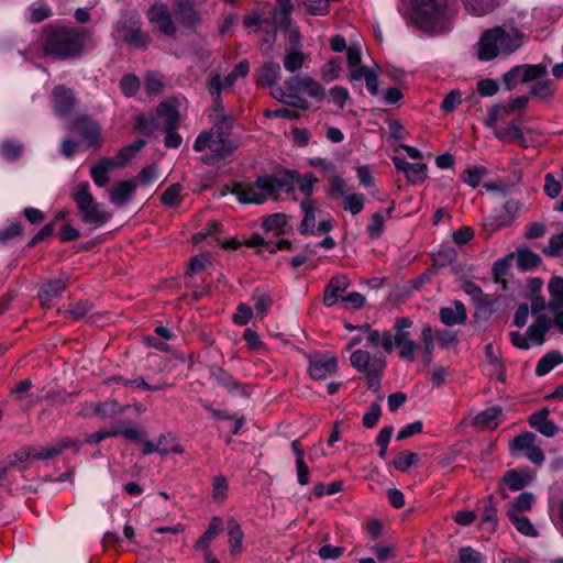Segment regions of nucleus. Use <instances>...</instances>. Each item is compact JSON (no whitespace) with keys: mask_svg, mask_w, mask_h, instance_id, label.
<instances>
[{"mask_svg":"<svg viewBox=\"0 0 563 563\" xmlns=\"http://www.w3.org/2000/svg\"><path fill=\"white\" fill-rule=\"evenodd\" d=\"M418 455L410 451H402L394 459V467L405 473L411 468V466L416 463Z\"/></svg>","mask_w":563,"mask_h":563,"instance_id":"50","label":"nucleus"},{"mask_svg":"<svg viewBox=\"0 0 563 563\" xmlns=\"http://www.w3.org/2000/svg\"><path fill=\"white\" fill-rule=\"evenodd\" d=\"M523 82L532 81L547 74V66L543 64L519 65Z\"/></svg>","mask_w":563,"mask_h":563,"instance_id":"52","label":"nucleus"},{"mask_svg":"<svg viewBox=\"0 0 563 563\" xmlns=\"http://www.w3.org/2000/svg\"><path fill=\"white\" fill-rule=\"evenodd\" d=\"M157 115L162 120L161 124L166 130H176L178 123V111L175 106L163 102L157 107Z\"/></svg>","mask_w":563,"mask_h":563,"instance_id":"34","label":"nucleus"},{"mask_svg":"<svg viewBox=\"0 0 563 563\" xmlns=\"http://www.w3.org/2000/svg\"><path fill=\"white\" fill-rule=\"evenodd\" d=\"M214 111L213 126L200 133L194 143V150L203 153L201 161L208 165H220L227 162L235 148L229 139L232 119L223 113V109Z\"/></svg>","mask_w":563,"mask_h":563,"instance_id":"1","label":"nucleus"},{"mask_svg":"<svg viewBox=\"0 0 563 563\" xmlns=\"http://www.w3.org/2000/svg\"><path fill=\"white\" fill-rule=\"evenodd\" d=\"M252 299L254 301L255 309L258 313L265 314L269 310L272 305V298L268 294L256 290L253 294Z\"/></svg>","mask_w":563,"mask_h":563,"instance_id":"64","label":"nucleus"},{"mask_svg":"<svg viewBox=\"0 0 563 563\" xmlns=\"http://www.w3.org/2000/svg\"><path fill=\"white\" fill-rule=\"evenodd\" d=\"M302 84V92L306 93L307 96L318 101H321L324 98L325 91L323 87L313 78L309 76H303Z\"/></svg>","mask_w":563,"mask_h":563,"instance_id":"46","label":"nucleus"},{"mask_svg":"<svg viewBox=\"0 0 563 563\" xmlns=\"http://www.w3.org/2000/svg\"><path fill=\"white\" fill-rule=\"evenodd\" d=\"M223 529V521L220 517L213 516L202 536L196 541L195 549L197 551H207L210 543Z\"/></svg>","mask_w":563,"mask_h":563,"instance_id":"29","label":"nucleus"},{"mask_svg":"<svg viewBox=\"0 0 563 563\" xmlns=\"http://www.w3.org/2000/svg\"><path fill=\"white\" fill-rule=\"evenodd\" d=\"M76 130L81 137L87 142L90 147H98L101 145L102 139L100 126L88 118H81L76 121Z\"/></svg>","mask_w":563,"mask_h":563,"instance_id":"25","label":"nucleus"},{"mask_svg":"<svg viewBox=\"0 0 563 563\" xmlns=\"http://www.w3.org/2000/svg\"><path fill=\"white\" fill-rule=\"evenodd\" d=\"M278 179H285L288 181V186H284L282 190L286 192H292L294 186L298 187V190L305 196V198H313L312 194L314 190V185L319 183V179L314 177L312 173H306L303 175L299 174L296 170H286L285 174Z\"/></svg>","mask_w":563,"mask_h":563,"instance_id":"17","label":"nucleus"},{"mask_svg":"<svg viewBox=\"0 0 563 563\" xmlns=\"http://www.w3.org/2000/svg\"><path fill=\"white\" fill-rule=\"evenodd\" d=\"M462 103V93L459 90H451L441 102V110L445 113L453 112Z\"/></svg>","mask_w":563,"mask_h":563,"instance_id":"57","label":"nucleus"},{"mask_svg":"<svg viewBox=\"0 0 563 563\" xmlns=\"http://www.w3.org/2000/svg\"><path fill=\"white\" fill-rule=\"evenodd\" d=\"M229 485L223 475H217L212 482V498L218 503H222L228 497Z\"/></svg>","mask_w":563,"mask_h":563,"instance_id":"53","label":"nucleus"},{"mask_svg":"<svg viewBox=\"0 0 563 563\" xmlns=\"http://www.w3.org/2000/svg\"><path fill=\"white\" fill-rule=\"evenodd\" d=\"M22 151L23 146L19 142L4 141L0 146V154L8 162L18 159L22 154Z\"/></svg>","mask_w":563,"mask_h":563,"instance_id":"51","label":"nucleus"},{"mask_svg":"<svg viewBox=\"0 0 563 563\" xmlns=\"http://www.w3.org/2000/svg\"><path fill=\"white\" fill-rule=\"evenodd\" d=\"M329 191L328 195L331 199H340L345 195L346 191V183L345 180L340 176H333L329 180Z\"/></svg>","mask_w":563,"mask_h":563,"instance_id":"55","label":"nucleus"},{"mask_svg":"<svg viewBox=\"0 0 563 563\" xmlns=\"http://www.w3.org/2000/svg\"><path fill=\"white\" fill-rule=\"evenodd\" d=\"M66 288L67 283L62 279L49 280L44 284L38 291V298L42 307L51 308L52 301L55 298L60 297Z\"/></svg>","mask_w":563,"mask_h":563,"instance_id":"28","label":"nucleus"},{"mask_svg":"<svg viewBox=\"0 0 563 563\" xmlns=\"http://www.w3.org/2000/svg\"><path fill=\"white\" fill-rule=\"evenodd\" d=\"M548 291L550 295L549 309H556L559 306H563V277L553 276L548 284Z\"/></svg>","mask_w":563,"mask_h":563,"instance_id":"38","label":"nucleus"},{"mask_svg":"<svg viewBox=\"0 0 563 563\" xmlns=\"http://www.w3.org/2000/svg\"><path fill=\"white\" fill-rule=\"evenodd\" d=\"M455 522L462 526L472 523L475 519L479 520V528L490 525L493 520V497L489 495L476 505L475 510H460L453 516Z\"/></svg>","mask_w":563,"mask_h":563,"instance_id":"14","label":"nucleus"},{"mask_svg":"<svg viewBox=\"0 0 563 563\" xmlns=\"http://www.w3.org/2000/svg\"><path fill=\"white\" fill-rule=\"evenodd\" d=\"M119 37L134 48H146L150 37L142 30L140 16L135 13L122 14L115 25Z\"/></svg>","mask_w":563,"mask_h":563,"instance_id":"11","label":"nucleus"},{"mask_svg":"<svg viewBox=\"0 0 563 563\" xmlns=\"http://www.w3.org/2000/svg\"><path fill=\"white\" fill-rule=\"evenodd\" d=\"M394 208L390 207L385 210L384 213L375 212L371 217V222L368 223L366 231L371 239L376 240L379 239L384 232V224L387 219L391 217Z\"/></svg>","mask_w":563,"mask_h":563,"instance_id":"33","label":"nucleus"},{"mask_svg":"<svg viewBox=\"0 0 563 563\" xmlns=\"http://www.w3.org/2000/svg\"><path fill=\"white\" fill-rule=\"evenodd\" d=\"M534 478L536 473L532 470L529 467H520L516 470H509L503 478V484L510 490L517 492L531 484Z\"/></svg>","mask_w":563,"mask_h":563,"instance_id":"22","label":"nucleus"},{"mask_svg":"<svg viewBox=\"0 0 563 563\" xmlns=\"http://www.w3.org/2000/svg\"><path fill=\"white\" fill-rule=\"evenodd\" d=\"M439 318L446 327L464 324L467 319L466 308L462 301L455 300L451 305L440 308Z\"/></svg>","mask_w":563,"mask_h":563,"instance_id":"23","label":"nucleus"},{"mask_svg":"<svg viewBox=\"0 0 563 563\" xmlns=\"http://www.w3.org/2000/svg\"><path fill=\"white\" fill-rule=\"evenodd\" d=\"M347 78L350 81L365 80L368 92L373 96L378 93V73L374 68L362 65V47L353 43L347 48Z\"/></svg>","mask_w":563,"mask_h":563,"instance_id":"10","label":"nucleus"},{"mask_svg":"<svg viewBox=\"0 0 563 563\" xmlns=\"http://www.w3.org/2000/svg\"><path fill=\"white\" fill-rule=\"evenodd\" d=\"M556 91V86L551 80H540L532 85L531 95L539 99H548Z\"/></svg>","mask_w":563,"mask_h":563,"instance_id":"47","label":"nucleus"},{"mask_svg":"<svg viewBox=\"0 0 563 563\" xmlns=\"http://www.w3.org/2000/svg\"><path fill=\"white\" fill-rule=\"evenodd\" d=\"M548 416L549 410L545 408L533 412L529 417V424L544 437L552 438L559 432V428L553 421L549 420Z\"/></svg>","mask_w":563,"mask_h":563,"instance_id":"26","label":"nucleus"},{"mask_svg":"<svg viewBox=\"0 0 563 563\" xmlns=\"http://www.w3.org/2000/svg\"><path fill=\"white\" fill-rule=\"evenodd\" d=\"M147 20L157 25L162 33L167 36H173L176 33V25L172 19L169 8L162 3L156 2L151 5L146 13Z\"/></svg>","mask_w":563,"mask_h":563,"instance_id":"18","label":"nucleus"},{"mask_svg":"<svg viewBox=\"0 0 563 563\" xmlns=\"http://www.w3.org/2000/svg\"><path fill=\"white\" fill-rule=\"evenodd\" d=\"M477 57L479 60L493 59V30H486L477 43Z\"/></svg>","mask_w":563,"mask_h":563,"instance_id":"40","label":"nucleus"},{"mask_svg":"<svg viewBox=\"0 0 563 563\" xmlns=\"http://www.w3.org/2000/svg\"><path fill=\"white\" fill-rule=\"evenodd\" d=\"M543 253L552 257L563 253V232L550 238L548 245L543 249Z\"/></svg>","mask_w":563,"mask_h":563,"instance_id":"63","label":"nucleus"},{"mask_svg":"<svg viewBox=\"0 0 563 563\" xmlns=\"http://www.w3.org/2000/svg\"><path fill=\"white\" fill-rule=\"evenodd\" d=\"M76 444L77 442L74 439L64 438L46 446H23L9 457L8 464L10 466H20L25 468L26 464L33 461L53 459L62 454L66 449L73 448Z\"/></svg>","mask_w":563,"mask_h":563,"instance_id":"5","label":"nucleus"},{"mask_svg":"<svg viewBox=\"0 0 563 563\" xmlns=\"http://www.w3.org/2000/svg\"><path fill=\"white\" fill-rule=\"evenodd\" d=\"M183 186L179 183L170 185L161 196V202L167 207H176L181 202Z\"/></svg>","mask_w":563,"mask_h":563,"instance_id":"43","label":"nucleus"},{"mask_svg":"<svg viewBox=\"0 0 563 563\" xmlns=\"http://www.w3.org/2000/svg\"><path fill=\"white\" fill-rule=\"evenodd\" d=\"M249 71H250L249 63L246 60H242L234 67V69L230 74H228L225 76L223 82L221 81V77L219 74L213 75L208 80V84H207L208 90L214 101L216 109H219V110L222 109L220 106L222 88L232 87L239 78L245 77L249 74Z\"/></svg>","mask_w":563,"mask_h":563,"instance_id":"13","label":"nucleus"},{"mask_svg":"<svg viewBox=\"0 0 563 563\" xmlns=\"http://www.w3.org/2000/svg\"><path fill=\"white\" fill-rule=\"evenodd\" d=\"M228 536H229V547L232 553H239L242 550L243 542V531L241 529L240 523L231 518L228 520L227 525Z\"/></svg>","mask_w":563,"mask_h":563,"instance_id":"39","label":"nucleus"},{"mask_svg":"<svg viewBox=\"0 0 563 563\" xmlns=\"http://www.w3.org/2000/svg\"><path fill=\"white\" fill-rule=\"evenodd\" d=\"M536 501V496L532 493L525 492L518 495L514 501L509 505L507 515H525V512L529 511L532 508L533 503Z\"/></svg>","mask_w":563,"mask_h":563,"instance_id":"36","label":"nucleus"},{"mask_svg":"<svg viewBox=\"0 0 563 563\" xmlns=\"http://www.w3.org/2000/svg\"><path fill=\"white\" fill-rule=\"evenodd\" d=\"M561 363H563V355L559 351H550L539 360L536 366V374L544 376Z\"/></svg>","mask_w":563,"mask_h":563,"instance_id":"37","label":"nucleus"},{"mask_svg":"<svg viewBox=\"0 0 563 563\" xmlns=\"http://www.w3.org/2000/svg\"><path fill=\"white\" fill-rule=\"evenodd\" d=\"M341 489H342V484L340 482H332L328 485H325L323 483H317L313 486L311 494L317 498H321L325 495H334V494L341 492Z\"/></svg>","mask_w":563,"mask_h":563,"instance_id":"61","label":"nucleus"},{"mask_svg":"<svg viewBox=\"0 0 563 563\" xmlns=\"http://www.w3.org/2000/svg\"><path fill=\"white\" fill-rule=\"evenodd\" d=\"M118 167L119 164L114 159L104 158L91 167L90 176L98 187H103L109 181V172Z\"/></svg>","mask_w":563,"mask_h":563,"instance_id":"31","label":"nucleus"},{"mask_svg":"<svg viewBox=\"0 0 563 563\" xmlns=\"http://www.w3.org/2000/svg\"><path fill=\"white\" fill-rule=\"evenodd\" d=\"M71 198L76 202L82 222L99 228L110 219V214L95 200L87 181L76 186Z\"/></svg>","mask_w":563,"mask_h":563,"instance_id":"6","label":"nucleus"},{"mask_svg":"<svg viewBox=\"0 0 563 563\" xmlns=\"http://www.w3.org/2000/svg\"><path fill=\"white\" fill-rule=\"evenodd\" d=\"M137 188V179H126L119 181L109 189L110 201L115 206L128 203Z\"/></svg>","mask_w":563,"mask_h":563,"instance_id":"24","label":"nucleus"},{"mask_svg":"<svg viewBox=\"0 0 563 563\" xmlns=\"http://www.w3.org/2000/svg\"><path fill=\"white\" fill-rule=\"evenodd\" d=\"M364 334V342L366 346L382 349L390 353L393 351V334L389 331L380 333L376 329H372L368 324H363L357 328Z\"/></svg>","mask_w":563,"mask_h":563,"instance_id":"21","label":"nucleus"},{"mask_svg":"<svg viewBox=\"0 0 563 563\" xmlns=\"http://www.w3.org/2000/svg\"><path fill=\"white\" fill-rule=\"evenodd\" d=\"M516 258L517 265L522 272L533 271L541 264V257L528 247H518Z\"/></svg>","mask_w":563,"mask_h":563,"instance_id":"32","label":"nucleus"},{"mask_svg":"<svg viewBox=\"0 0 563 563\" xmlns=\"http://www.w3.org/2000/svg\"><path fill=\"white\" fill-rule=\"evenodd\" d=\"M412 325V321L409 318H399L396 320L393 334V347L396 346L399 350V357L409 362L416 360V351L419 345L411 339L409 329Z\"/></svg>","mask_w":563,"mask_h":563,"instance_id":"12","label":"nucleus"},{"mask_svg":"<svg viewBox=\"0 0 563 563\" xmlns=\"http://www.w3.org/2000/svg\"><path fill=\"white\" fill-rule=\"evenodd\" d=\"M342 206L344 210L353 216L358 214L364 209V196L362 194H349L343 197Z\"/></svg>","mask_w":563,"mask_h":563,"instance_id":"48","label":"nucleus"},{"mask_svg":"<svg viewBox=\"0 0 563 563\" xmlns=\"http://www.w3.org/2000/svg\"><path fill=\"white\" fill-rule=\"evenodd\" d=\"M426 170H427L426 164H422V163L411 164L410 166H408V170L405 175H406L408 181L415 185L418 183H422L426 179V177H427Z\"/></svg>","mask_w":563,"mask_h":563,"instance_id":"60","label":"nucleus"},{"mask_svg":"<svg viewBox=\"0 0 563 563\" xmlns=\"http://www.w3.org/2000/svg\"><path fill=\"white\" fill-rule=\"evenodd\" d=\"M351 280L346 275L333 276L323 291V305L325 307H333L339 301H342L343 292L350 287Z\"/></svg>","mask_w":563,"mask_h":563,"instance_id":"19","label":"nucleus"},{"mask_svg":"<svg viewBox=\"0 0 563 563\" xmlns=\"http://www.w3.org/2000/svg\"><path fill=\"white\" fill-rule=\"evenodd\" d=\"M302 220L299 224V232L303 235H321L330 232L334 227V220L331 217L321 219L317 223V218L321 212V202L316 198H303L299 203Z\"/></svg>","mask_w":563,"mask_h":563,"instance_id":"8","label":"nucleus"},{"mask_svg":"<svg viewBox=\"0 0 563 563\" xmlns=\"http://www.w3.org/2000/svg\"><path fill=\"white\" fill-rule=\"evenodd\" d=\"M306 60V55L301 51L287 52L283 59V65L287 71L295 73L299 70Z\"/></svg>","mask_w":563,"mask_h":563,"instance_id":"45","label":"nucleus"},{"mask_svg":"<svg viewBox=\"0 0 563 563\" xmlns=\"http://www.w3.org/2000/svg\"><path fill=\"white\" fill-rule=\"evenodd\" d=\"M516 530L526 537L534 538L538 531L526 515L508 516Z\"/></svg>","mask_w":563,"mask_h":563,"instance_id":"41","label":"nucleus"},{"mask_svg":"<svg viewBox=\"0 0 563 563\" xmlns=\"http://www.w3.org/2000/svg\"><path fill=\"white\" fill-rule=\"evenodd\" d=\"M303 7L310 15H327L330 12V7L327 0H306Z\"/></svg>","mask_w":563,"mask_h":563,"instance_id":"59","label":"nucleus"},{"mask_svg":"<svg viewBox=\"0 0 563 563\" xmlns=\"http://www.w3.org/2000/svg\"><path fill=\"white\" fill-rule=\"evenodd\" d=\"M285 179H278L275 176L260 177L256 181H245L234 184L232 192L243 203H262L266 199H278V194L284 186H288Z\"/></svg>","mask_w":563,"mask_h":563,"instance_id":"4","label":"nucleus"},{"mask_svg":"<svg viewBox=\"0 0 563 563\" xmlns=\"http://www.w3.org/2000/svg\"><path fill=\"white\" fill-rule=\"evenodd\" d=\"M412 20L423 31L442 33L449 30L445 0H413Z\"/></svg>","mask_w":563,"mask_h":563,"instance_id":"3","label":"nucleus"},{"mask_svg":"<svg viewBox=\"0 0 563 563\" xmlns=\"http://www.w3.org/2000/svg\"><path fill=\"white\" fill-rule=\"evenodd\" d=\"M87 31L74 27H48L43 35V49L58 59L73 58L81 54Z\"/></svg>","mask_w":563,"mask_h":563,"instance_id":"2","label":"nucleus"},{"mask_svg":"<svg viewBox=\"0 0 563 563\" xmlns=\"http://www.w3.org/2000/svg\"><path fill=\"white\" fill-rule=\"evenodd\" d=\"M351 365L363 373L367 379L368 389L376 391L380 387V377L386 367L384 356L371 355L367 351L356 350L350 356Z\"/></svg>","mask_w":563,"mask_h":563,"instance_id":"9","label":"nucleus"},{"mask_svg":"<svg viewBox=\"0 0 563 563\" xmlns=\"http://www.w3.org/2000/svg\"><path fill=\"white\" fill-rule=\"evenodd\" d=\"M520 211V206L518 201L508 200L503 207L499 209L498 213L495 216V230L506 228L512 223V221L517 218Z\"/></svg>","mask_w":563,"mask_h":563,"instance_id":"30","label":"nucleus"},{"mask_svg":"<svg viewBox=\"0 0 563 563\" xmlns=\"http://www.w3.org/2000/svg\"><path fill=\"white\" fill-rule=\"evenodd\" d=\"M487 174V170L483 166H475L473 168H468L464 170L461 175V179L471 186L472 188H476L479 186L483 177Z\"/></svg>","mask_w":563,"mask_h":563,"instance_id":"49","label":"nucleus"},{"mask_svg":"<svg viewBox=\"0 0 563 563\" xmlns=\"http://www.w3.org/2000/svg\"><path fill=\"white\" fill-rule=\"evenodd\" d=\"M511 451H520L534 465H542L545 455L540 445L537 444V435L532 432L525 431L515 437L510 444Z\"/></svg>","mask_w":563,"mask_h":563,"instance_id":"15","label":"nucleus"},{"mask_svg":"<svg viewBox=\"0 0 563 563\" xmlns=\"http://www.w3.org/2000/svg\"><path fill=\"white\" fill-rule=\"evenodd\" d=\"M118 402L115 400H107L103 402H96L91 406L92 412L101 418L111 417L117 412Z\"/></svg>","mask_w":563,"mask_h":563,"instance_id":"58","label":"nucleus"},{"mask_svg":"<svg viewBox=\"0 0 563 563\" xmlns=\"http://www.w3.org/2000/svg\"><path fill=\"white\" fill-rule=\"evenodd\" d=\"M523 44V35L512 26L495 27V57L498 55H508Z\"/></svg>","mask_w":563,"mask_h":563,"instance_id":"16","label":"nucleus"},{"mask_svg":"<svg viewBox=\"0 0 563 563\" xmlns=\"http://www.w3.org/2000/svg\"><path fill=\"white\" fill-rule=\"evenodd\" d=\"M257 79L261 84L273 87L280 79V66L273 62L264 63L257 71Z\"/></svg>","mask_w":563,"mask_h":563,"instance_id":"35","label":"nucleus"},{"mask_svg":"<svg viewBox=\"0 0 563 563\" xmlns=\"http://www.w3.org/2000/svg\"><path fill=\"white\" fill-rule=\"evenodd\" d=\"M424 353L427 355L428 362L431 361L432 352L434 349V339H435V332L432 330L431 325L426 324L423 325L420 334Z\"/></svg>","mask_w":563,"mask_h":563,"instance_id":"54","label":"nucleus"},{"mask_svg":"<svg viewBox=\"0 0 563 563\" xmlns=\"http://www.w3.org/2000/svg\"><path fill=\"white\" fill-rule=\"evenodd\" d=\"M53 103L57 114H68L75 106L73 91L64 86H57L53 91Z\"/></svg>","mask_w":563,"mask_h":563,"instance_id":"27","label":"nucleus"},{"mask_svg":"<svg viewBox=\"0 0 563 563\" xmlns=\"http://www.w3.org/2000/svg\"><path fill=\"white\" fill-rule=\"evenodd\" d=\"M342 66L339 57H333L327 62L320 69L322 79L327 82L338 79L341 75Z\"/></svg>","mask_w":563,"mask_h":563,"instance_id":"42","label":"nucleus"},{"mask_svg":"<svg viewBox=\"0 0 563 563\" xmlns=\"http://www.w3.org/2000/svg\"><path fill=\"white\" fill-rule=\"evenodd\" d=\"M120 88L126 97H132L140 88V80L133 74L125 75L120 81Z\"/></svg>","mask_w":563,"mask_h":563,"instance_id":"62","label":"nucleus"},{"mask_svg":"<svg viewBox=\"0 0 563 563\" xmlns=\"http://www.w3.org/2000/svg\"><path fill=\"white\" fill-rule=\"evenodd\" d=\"M552 328V319L545 314L533 318L532 323L525 332L511 331L510 341L514 346L520 350L540 347L547 342V334Z\"/></svg>","mask_w":563,"mask_h":563,"instance_id":"7","label":"nucleus"},{"mask_svg":"<svg viewBox=\"0 0 563 563\" xmlns=\"http://www.w3.org/2000/svg\"><path fill=\"white\" fill-rule=\"evenodd\" d=\"M338 369L336 358L330 355L316 356L310 360L309 374L316 380L333 375Z\"/></svg>","mask_w":563,"mask_h":563,"instance_id":"20","label":"nucleus"},{"mask_svg":"<svg viewBox=\"0 0 563 563\" xmlns=\"http://www.w3.org/2000/svg\"><path fill=\"white\" fill-rule=\"evenodd\" d=\"M495 137L504 142L523 140L521 130L516 123H509L506 126H499L496 129Z\"/></svg>","mask_w":563,"mask_h":563,"instance_id":"44","label":"nucleus"},{"mask_svg":"<svg viewBox=\"0 0 563 563\" xmlns=\"http://www.w3.org/2000/svg\"><path fill=\"white\" fill-rule=\"evenodd\" d=\"M493 9V0H467L466 10L477 16L485 15Z\"/></svg>","mask_w":563,"mask_h":563,"instance_id":"56","label":"nucleus"}]
</instances>
